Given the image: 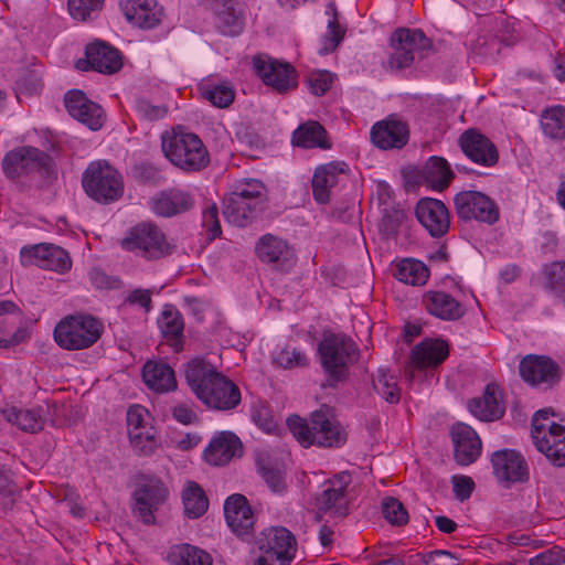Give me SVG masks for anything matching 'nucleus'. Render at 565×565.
<instances>
[{
  "label": "nucleus",
  "instance_id": "nucleus-27",
  "mask_svg": "<svg viewBox=\"0 0 565 565\" xmlns=\"http://www.w3.org/2000/svg\"><path fill=\"white\" fill-rule=\"evenodd\" d=\"M371 137L381 149L402 148L408 140V128L405 122L388 118L373 126Z\"/></svg>",
  "mask_w": 565,
  "mask_h": 565
},
{
  "label": "nucleus",
  "instance_id": "nucleus-26",
  "mask_svg": "<svg viewBox=\"0 0 565 565\" xmlns=\"http://www.w3.org/2000/svg\"><path fill=\"white\" fill-rule=\"evenodd\" d=\"M224 514L227 525L237 535L249 533L255 519L247 500L242 494H232L224 503Z\"/></svg>",
  "mask_w": 565,
  "mask_h": 565
},
{
  "label": "nucleus",
  "instance_id": "nucleus-30",
  "mask_svg": "<svg viewBox=\"0 0 565 565\" xmlns=\"http://www.w3.org/2000/svg\"><path fill=\"white\" fill-rule=\"evenodd\" d=\"M167 497V489L159 480H151L135 492V511L145 523L153 520V510L161 504Z\"/></svg>",
  "mask_w": 565,
  "mask_h": 565
},
{
  "label": "nucleus",
  "instance_id": "nucleus-10",
  "mask_svg": "<svg viewBox=\"0 0 565 565\" xmlns=\"http://www.w3.org/2000/svg\"><path fill=\"white\" fill-rule=\"evenodd\" d=\"M391 46L388 65L391 68L401 70L422 57L423 52L429 47V40L420 30L399 29L393 33Z\"/></svg>",
  "mask_w": 565,
  "mask_h": 565
},
{
  "label": "nucleus",
  "instance_id": "nucleus-18",
  "mask_svg": "<svg viewBox=\"0 0 565 565\" xmlns=\"http://www.w3.org/2000/svg\"><path fill=\"white\" fill-rule=\"evenodd\" d=\"M519 372L523 381L532 386L552 385L558 379L556 363L544 355L524 356L520 362Z\"/></svg>",
  "mask_w": 565,
  "mask_h": 565
},
{
  "label": "nucleus",
  "instance_id": "nucleus-55",
  "mask_svg": "<svg viewBox=\"0 0 565 565\" xmlns=\"http://www.w3.org/2000/svg\"><path fill=\"white\" fill-rule=\"evenodd\" d=\"M344 31L340 26L337 18L334 17L328 23V31L323 40V45L320 50L321 54H327L335 50L339 43L342 41Z\"/></svg>",
  "mask_w": 565,
  "mask_h": 565
},
{
  "label": "nucleus",
  "instance_id": "nucleus-1",
  "mask_svg": "<svg viewBox=\"0 0 565 565\" xmlns=\"http://www.w3.org/2000/svg\"><path fill=\"white\" fill-rule=\"evenodd\" d=\"M185 379L196 397L211 408L230 411L241 402L237 385L202 359L188 364Z\"/></svg>",
  "mask_w": 565,
  "mask_h": 565
},
{
  "label": "nucleus",
  "instance_id": "nucleus-41",
  "mask_svg": "<svg viewBox=\"0 0 565 565\" xmlns=\"http://www.w3.org/2000/svg\"><path fill=\"white\" fill-rule=\"evenodd\" d=\"M540 121L544 135L548 138H565V107L557 105L545 109Z\"/></svg>",
  "mask_w": 565,
  "mask_h": 565
},
{
  "label": "nucleus",
  "instance_id": "nucleus-28",
  "mask_svg": "<svg viewBox=\"0 0 565 565\" xmlns=\"http://www.w3.org/2000/svg\"><path fill=\"white\" fill-rule=\"evenodd\" d=\"M470 413L480 420L492 422L502 417L504 405L502 393L495 384H488L483 395L469 402Z\"/></svg>",
  "mask_w": 565,
  "mask_h": 565
},
{
  "label": "nucleus",
  "instance_id": "nucleus-5",
  "mask_svg": "<svg viewBox=\"0 0 565 565\" xmlns=\"http://www.w3.org/2000/svg\"><path fill=\"white\" fill-rule=\"evenodd\" d=\"M102 331V323L94 317L71 315L56 324L54 340L65 350H82L97 342Z\"/></svg>",
  "mask_w": 565,
  "mask_h": 565
},
{
  "label": "nucleus",
  "instance_id": "nucleus-16",
  "mask_svg": "<svg viewBox=\"0 0 565 565\" xmlns=\"http://www.w3.org/2000/svg\"><path fill=\"white\" fill-rule=\"evenodd\" d=\"M49 161V156L41 150L33 147H20L6 154L2 167L4 173L14 179L46 167Z\"/></svg>",
  "mask_w": 565,
  "mask_h": 565
},
{
  "label": "nucleus",
  "instance_id": "nucleus-53",
  "mask_svg": "<svg viewBox=\"0 0 565 565\" xmlns=\"http://www.w3.org/2000/svg\"><path fill=\"white\" fill-rule=\"evenodd\" d=\"M203 96L220 108L227 107L234 100V92L226 85L206 86Z\"/></svg>",
  "mask_w": 565,
  "mask_h": 565
},
{
  "label": "nucleus",
  "instance_id": "nucleus-61",
  "mask_svg": "<svg viewBox=\"0 0 565 565\" xmlns=\"http://www.w3.org/2000/svg\"><path fill=\"white\" fill-rule=\"evenodd\" d=\"M201 438L195 434H185L174 440V445L178 449L188 451L195 448Z\"/></svg>",
  "mask_w": 565,
  "mask_h": 565
},
{
  "label": "nucleus",
  "instance_id": "nucleus-46",
  "mask_svg": "<svg viewBox=\"0 0 565 565\" xmlns=\"http://www.w3.org/2000/svg\"><path fill=\"white\" fill-rule=\"evenodd\" d=\"M545 286L565 301V262H554L544 269Z\"/></svg>",
  "mask_w": 565,
  "mask_h": 565
},
{
  "label": "nucleus",
  "instance_id": "nucleus-38",
  "mask_svg": "<svg viewBox=\"0 0 565 565\" xmlns=\"http://www.w3.org/2000/svg\"><path fill=\"white\" fill-rule=\"evenodd\" d=\"M168 561L171 565H212L209 553L189 544H179L170 548Z\"/></svg>",
  "mask_w": 565,
  "mask_h": 565
},
{
  "label": "nucleus",
  "instance_id": "nucleus-23",
  "mask_svg": "<svg viewBox=\"0 0 565 565\" xmlns=\"http://www.w3.org/2000/svg\"><path fill=\"white\" fill-rule=\"evenodd\" d=\"M495 477L501 482H521L529 477L527 466L520 454L513 450H500L491 459Z\"/></svg>",
  "mask_w": 565,
  "mask_h": 565
},
{
  "label": "nucleus",
  "instance_id": "nucleus-12",
  "mask_svg": "<svg viewBox=\"0 0 565 565\" xmlns=\"http://www.w3.org/2000/svg\"><path fill=\"white\" fill-rule=\"evenodd\" d=\"M253 66L264 84L280 94L294 90L298 86L297 72L289 63L259 55L253 58Z\"/></svg>",
  "mask_w": 565,
  "mask_h": 565
},
{
  "label": "nucleus",
  "instance_id": "nucleus-36",
  "mask_svg": "<svg viewBox=\"0 0 565 565\" xmlns=\"http://www.w3.org/2000/svg\"><path fill=\"white\" fill-rule=\"evenodd\" d=\"M393 276L401 282L411 286H424L429 278L427 266L414 258L397 260L392 267Z\"/></svg>",
  "mask_w": 565,
  "mask_h": 565
},
{
  "label": "nucleus",
  "instance_id": "nucleus-8",
  "mask_svg": "<svg viewBox=\"0 0 565 565\" xmlns=\"http://www.w3.org/2000/svg\"><path fill=\"white\" fill-rule=\"evenodd\" d=\"M120 245L149 259H159L175 250V244L152 223H140L131 227Z\"/></svg>",
  "mask_w": 565,
  "mask_h": 565
},
{
  "label": "nucleus",
  "instance_id": "nucleus-14",
  "mask_svg": "<svg viewBox=\"0 0 565 565\" xmlns=\"http://www.w3.org/2000/svg\"><path fill=\"white\" fill-rule=\"evenodd\" d=\"M24 266H38L57 273H66L72 267V260L66 250L50 244H39L23 247L20 252Z\"/></svg>",
  "mask_w": 565,
  "mask_h": 565
},
{
  "label": "nucleus",
  "instance_id": "nucleus-6",
  "mask_svg": "<svg viewBox=\"0 0 565 565\" xmlns=\"http://www.w3.org/2000/svg\"><path fill=\"white\" fill-rule=\"evenodd\" d=\"M553 414L543 409L532 419V438L537 450L555 466H565V426L552 418Z\"/></svg>",
  "mask_w": 565,
  "mask_h": 565
},
{
  "label": "nucleus",
  "instance_id": "nucleus-44",
  "mask_svg": "<svg viewBox=\"0 0 565 565\" xmlns=\"http://www.w3.org/2000/svg\"><path fill=\"white\" fill-rule=\"evenodd\" d=\"M129 443L134 451L141 456H150L159 447L157 439V429L154 426H147L145 429L128 435Z\"/></svg>",
  "mask_w": 565,
  "mask_h": 565
},
{
  "label": "nucleus",
  "instance_id": "nucleus-40",
  "mask_svg": "<svg viewBox=\"0 0 565 565\" xmlns=\"http://www.w3.org/2000/svg\"><path fill=\"white\" fill-rule=\"evenodd\" d=\"M294 142L303 148H329L326 130L316 121L300 126L294 134Z\"/></svg>",
  "mask_w": 565,
  "mask_h": 565
},
{
  "label": "nucleus",
  "instance_id": "nucleus-54",
  "mask_svg": "<svg viewBox=\"0 0 565 565\" xmlns=\"http://www.w3.org/2000/svg\"><path fill=\"white\" fill-rule=\"evenodd\" d=\"M332 74L327 71H315L308 76L309 90L317 95H323L332 85Z\"/></svg>",
  "mask_w": 565,
  "mask_h": 565
},
{
  "label": "nucleus",
  "instance_id": "nucleus-24",
  "mask_svg": "<svg viewBox=\"0 0 565 565\" xmlns=\"http://www.w3.org/2000/svg\"><path fill=\"white\" fill-rule=\"evenodd\" d=\"M242 444L239 439L230 431H221L213 436L206 446L204 460L215 467L227 465L234 457L241 455Z\"/></svg>",
  "mask_w": 565,
  "mask_h": 565
},
{
  "label": "nucleus",
  "instance_id": "nucleus-29",
  "mask_svg": "<svg viewBox=\"0 0 565 565\" xmlns=\"http://www.w3.org/2000/svg\"><path fill=\"white\" fill-rule=\"evenodd\" d=\"M348 169L344 162H330L316 169L312 177V192L318 203L329 202L330 190L339 182L341 175L347 174Z\"/></svg>",
  "mask_w": 565,
  "mask_h": 565
},
{
  "label": "nucleus",
  "instance_id": "nucleus-13",
  "mask_svg": "<svg viewBox=\"0 0 565 565\" xmlns=\"http://www.w3.org/2000/svg\"><path fill=\"white\" fill-rule=\"evenodd\" d=\"M457 214L463 220H476L493 224L499 220V207L488 195L477 191H465L456 195Z\"/></svg>",
  "mask_w": 565,
  "mask_h": 565
},
{
  "label": "nucleus",
  "instance_id": "nucleus-57",
  "mask_svg": "<svg viewBox=\"0 0 565 565\" xmlns=\"http://www.w3.org/2000/svg\"><path fill=\"white\" fill-rule=\"evenodd\" d=\"M452 486L456 498L460 501H465L470 498L475 488V482L467 476H454Z\"/></svg>",
  "mask_w": 565,
  "mask_h": 565
},
{
  "label": "nucleus",
  "instance_id": "nucleus-48",
  "mask_svg": "<svg viewBox=\"0 0 565 565\" xmlns=\"http://www.w3.org/2000/svg\"><path fill=\"white\" fill-rule=\"evenodd\" d=\"M384 518L392 524L402 526L408 522V513L403 503L395 498H385L382 501Z\"/></svg>",
  "mask_w": 565,
  "mask_h": 565
},
{
  "label": "nucleus",
  "instance_id": "nucleus-34",
  "mask_svg": "<svg viewBox=\"0 0 565 565\" xmlns=\"http://www.w3.org/2000/svg\"><path fill=\"white\" fill-rule=\"evenodd\" d=\"M183 513L188 519H199L209 509V499L202 487L195 481L188 480L181 491Z\"/></svg>",
  "mask_w": 565,
  "mask_h": 565
},
{
  "label": "nucleus",
  "instance_id": "nucleus-62",
  "mask_svg": "<svg viewBox=\"0 0 565 565\" xmlns=\"http://www.w3.org/2000/svg\"><path fill=\"white\" fill-rule=\"evenodd\" d=\"M173 417L181 424H191L195 417L193 411L186 405H177L173 407Z\"/></svg>",
  "mask_w": 565,
  "mask_h": 565
},
{
  "label": "nucleus",
  "instance_id": "nucleus-49",
  "mask_svg": "<svg viewBox=\"0 0 565 565\" xmlns=\"http://www.w3.org/2000/svg\"><path fill=\"white\" fill-rule=\"evenodd\" d=\"M274 362L284 369H292L306 365L308 359L303 352L291 347H285L275 353Z\"/></svg>",
  "mask_w": 565,
  "mask_h": 565
},
{
  "label": "nucleus",
  "instance_id": "nucleus-43",
  "mask_svg": "<svg viewBox=\"0 0 565 565\" xmlns=\"http://www.w3.org/2000/svg\"><path fill=\"white\" fill-rule=\"evenodd\" d=\"M158 326L163 335L172 341V345L178 348V339L184 327L180 312L172 306H164L158 319Z\"/></svg>",
  "mask_w": 565,
  "mask_h": 565
},
{
  "label": "nucleus",
  "instance_id": "nucleus-20",
  "mask_svg": "<svg viewBox=\"0 0 565 565\" xmlns=\"http://www.w3.org/2000/svg\"><path fill=\"white\" fill-rule=\"evenodd\" d=\"M416 216L431 236H443L449 230V213L439 200L430 198L419 200L416 205Z\"/></svg>",
  "mask_w": 565,
  "mask_h": 565
},
{
  "label": "nucleus",
  "instance_id": "nucleus-4",
  "mask_svg": "<svg viewBox=\"0 0 565 565\" xmlns=\"http://www.w3.org/2000/svg\"><path fill=\"white\" fill-rule=\"evenodd\" d=\"M319 356L324 372L333 381H342L359 360L356 344L343 334H326L319 344Z\"/></svg>",
  "mask_w": 565,
  "mask_h": 565
},
{
  "label": "nucleus",
  "instance_id": "nucleus-31",
  "mask_svg": "<svg viewBox=\"0 0 565 565\" xmlns=\"http://www.w3.org/2000/svg\"><path fill=\"white\" fill-rule=\"evenodd\" d=\"M425 309L441 320H457L465 313L462 305L444 291L429 290L423 296Z\"/></svg>",
  "mask_w": 565,
  "mask_h": 565
},
{
  "label": "nucleus",
  "instance_id": "nucleus-25",
  "mask_svg": "<svg viewBox=\"0 0 565 565\" xmlns=\"http://www.w3.org/2000/svg\"><path fill=\"white\" fill-rule=\"evenodd\" d=\"M455 446V459L461 466H468L477 460L481 454V440L477 433L468 425L458 423L451 429Z\"/></svg>",
  "mask_w": 565,
  "mask_h": 565
},
{
  "label": "nucleus",
  "instance_id": "nucleus-33",
  "mask_svg": "<svg viewBox=\"0 0 565 565\" xmlns=\"http://www.w3.org/2000/svg\"><path fill=\"white\" fill-rule=\"evenodd\" d=\"M146 386L156 393H168L177 388L173 369L164 362L148 361L142 367Z\"/></svg>",
  "mask_w": 565,
  "mask_h": 565
},
{
  "label": "nucleus",
  "instance_id": "nucleus-35",
  "mask_svg": "<svg viewBox=\"0 0 565 565\" xmlns=\"http://www.w3.org/2000/svg\"><path fill=\"white\" fill-rule=\"evenodd\" d=\"M193 205L191 196L182 191L161 193L151 201V210L160 216H172Z\"/></svg>",
  "mask_w": 565,
  "mask_h": 565
},
{
  "label": "nucleus",
  "instance_id": "nucleus-37",
  "mask_svg": "<svg viewBox=\"0 0 565 565\" xmlns=\"http://www.w3.org/2000/svg\"><path fill=\"white\" fill-rule=\"evenodd\" d=\"M259 210L255 202L246 201L232 193L225 201L224 216L236 226H245Z\"/></svg>",
  "mask_w": 565,
  "mask_h": 565
},
{
  "label": "nucleus",
  "instance_id": "nucleus-9",
  "mask_svg": "<svg viewBox=\"0 0 565 565\" xmlns=\"http://www.w3.org/2000/svg\"><path fill=\"white\" fill-rule=\"evenodd\" d=\"M33 322L13 301H0V348L8 349L31 337Z\"/></svg>",
  "mask_w": 565,
  "mask_h": 565
},
{
  "label": "nucleus",
  "instance_id": "nucleus-19",
  "mask_svg": "<svg viewBox=\"0 0 565 565\" xmlns=\"http://www.w3.org/2000/svg\"><path fill=\"white\" fill-rule=\"evenodd\" d=\"M259 543L262 553L275 557L280 565H288L296 554V540L285 527H271L263 533Z\"/></svg>",
  "mask_w": 565,
  "mask_h": 565
},
{
  "label": "nucleus",
  "instance_id": "nucleus-15",
  "mask_svg": "<svg viewBox=\"0 0 565 565\" xmlns=\"http://www.w3.org/2000/svg\"><path fill=\"white\" fill-rule=\"evenodd\" d=\"M351 477L347 472L335 476L323 484V490L317 498L319 510L330 512L334 516H343L348 512L349 499L347 489Z\"/></svg>",
  "mask_w": 565,
  "mask_h": 565
},
{
  "label": "nucleus",
  "instance_id": "nucleus-45",
  "mask_svg": "<svg viewBox=\"0 0 565 565\" xmlns=\"http://www.w3.org/2000/svg\"><path fill=\"white\" fill-rule=\"evenodd\" d=\"M374 390L388 403H397L401 398V388L397 379L386 370L380 369L373 380Z\"/></svg>",
  "mask_w": 565,
  "mask_h": 565
},
{
  "label": "nucleus",
  "instance_id": "nucleus-11",
  "mask_svg": "<svg viewBox=\"0 0 565 565\" xmlns=\"http://www.w3.org/2000/svg\"><path fill=\"white\" fill-rule=\"evenodd\" d=\"M449 355V345L440 339H426L417 343L411 351L409 362L406 369V377L411 383L423 371H431L438 367Z\"/></svg>",
  "mask_w": 565,
  "mask_h": 565
},
{
  "label": "nucleus",
  "instance_id": "nucleus-3",
  "mask_svg": "<svg viewBox=\"0 0 565 565\" xmlns=\"http://www.w3.org/2000/svg\"><path fill=\"white\" fill-rule=\"evenodd\" d=\"M161 150L173 166L184 171H199L210 162L209 151L200 137L181 127L161 134Z\"/></svg>",
  "mask_w": 565,
  "mask_h": 565
},
{
  "label": "nucleus",
  "instance_id": "nucleus-58",
  "mask_svg": "<svg viewBox=\"0 0 565 565\" xmlns=\"http://www.w3.org/2000/svg\"><path fill=\"white\" fill-rule=\"evenodd\" d=\"M565 553L562 551H545L530 559V565H563Z\"/></svg>",
  "mask_w": 565,
  "mask_h": 565
},
{
  "label": "nucleus",
  "instance_id": "nucleus-22",
  "mask_svg": "<svg viewBox=\"0 0 565 565\" xmlns=\"http://www.w3.org/2000/svg\"><path fill=\"white\" fill-rule=\"evenodd\" d=\"M120 8L128 22L142 29L154 28L163 17V9L157 0H125Z\"/></svg>",
  "mask_w": 565,
  "mask_h": 565
},
{
  "label": "nucleus",
  "instance_id": "nucleus-7",
  "mask_svg": "<svg viewBox=\"0 0 565 565\" xmlns=\"http://www.w3.org/2000/svg\"><path fill=\"white\" fill-rule=\"evenodd\" d=\"M82 184L89 198L103 203L118 200L124 192L121 175L105 160L88 164L83 173Z\"/></svg>",
  "mask_w": 565,
  "mask_h": 565
},
{
  "label": "nucleus",
  "instance_id": "nucleus-47",
  "mask_svg": "<svg viewBox=\"0 0 565 565\" xmlns=\"http://www.w3.org/2000/svg\"><path fill=\"white\" fill-rule=\"evenodd\" d=\"M452 172L447 161L439 157L430 158L427 166V178L430 180L435 189L443 190L446 188L451 179Z\"/></svg>",
  "mask_w": 565,
  "mask_h": 565
},
{
  "label": "nucleus",
  "instance_id": "nucleus-2",
  "mask_svg": "<svg viewBox=\"0 0 565 565\" xmlns=\"http://www.w3.org/2000/svg\"><path fill=\"white\" fill-rule=\"evenodd\" d=\"M287 425L292 436L306 448H340L348 439L344 426L323 409L313 412L309 423L299 416H291L287 419Z\"/></svg>",
  "mask_w": 565,
  "mask_h": 565
},
{
  "label": "nucleus",
  "instance_id": "nucleus-52",
  "mask_svg": "<svg viewBox=\"0 0 565 565\" xmlns=\"http://www.w3.org/2000/svg\"><path fill=\"white\" fill-rule=\"evenodd\" d=\"M104 0H68V11L73 19L85 21L100 10Z\"/></svg>",
  "mask_w": 565,
  "mask_h": 565
},
{
  "label": "nucleus",
  "instance_id": "nucleus-17",
  "mask_svg": "<svg viewBox=\"0 0 565 565\" xmlns=\"http://www.w3.org/2000/svg\"><path fill=\"white\" fill-rule=\"evenodd\" d=\"M459 146L463 153L477 164L493 167L499 160L494 143L478 130L465 131L459 138Z\"/></svg>",
  "mask_w": 565,
  "mask_h": 565
},
{
  "label": "nucleus",
  "instance_id": "nucleus-39",
  "mask_svg": "<svg viewBox=\"0 0 565 565\" xmlns=\"http://www.w3.org/2000/svg\"><path fill=\"white\" fill-rule=\"evenodd\" d=\"M256 252L260 260L266 263L287 260L291 256L288 244L273 235L263 236L256 246Z\"/></svg>",
  "mask_w": 565,
  "mask_h": 565
},
{
  "label": "nucleus",
  "instance_id": "nucleus-59",
  "mask_svg": "<svg viewBox=\"0 0 565 565\" xmlns=\"http://www.w3.org/2000/svg\"><path fill=\"white\" fill-rule=\"evenodd\" d=\"M126 302L131 306H139L148 312L151 309V292L148 289H135L128 294Z\"/></svg>",
  "mask_w": 565,
  "mask_h": 565
},
{
  "label": "nucleus",
  "instance_id": "nucleus-64",
  "mask_svg": "<svg viewBox=\"0 0 565 565\" xmlns=\"http://www.w3.org/2000/svg\"><path fill=\"white\" fill-rule=\"evenodd\" d=\"M435 523H436L437 529L443 533L449 534V533H452L454 531H456V529H457L456 522L447 516H443V515L437 516L435 519Z\"/></svg>",
  "mask_w": 565,
  "mask_h": 565
},
{
  "label": "nucleus",
  "instance_id": "nucleus-42",
  "mask_svg": "<svg viewBox=\"0 0 565 565\" xmlns=\"http://www.w3.org/2000/svg\"><path fill=\"white\" fill-rule=\"evenodd\" d=\"M4 418L24 431L35 433L42 429L43 419L35 409L9 407L3 412Z\"/></svg>",
  "mask_w": 565,
  "mask_h": 565
},
{
  "label": "nucleus",
  "instance_id": "nucleus-63",
  "mask_svg": "<svg viewBox=\"0 0 565 565\" xmlns=\"http://www.w3.org/2000/svg\"><path fill=\"white\" fill-rule=\"evenodd\" d=\"M264 478L270 489L275 492H279L285 488L284 477L279 471L267 470L264 473Z\"/></svg>",
  "mask_w": 565,
  "mask_h": 565
},
{
  "label": "nucleus",
  "instance_id": "nucleus-21",
  "mask_svg": "<svg viewBox=\"0 0 565 565\" xmlns=\"http://www.w3.org/2000/svg\"><path fill=\"white\" fill-rule=\"evenodd\" d=\"M65 107L72 117L92 130H98L105 121L100 106L87 99L81 90H71L65 95Z\"/></svg>",
  "mask_w": 565,
  "mask_h": 565
},
{
  "label": "nucleus",
  "instance_id": "nucleus-32",
  "mask_svg": "<svg viewBox=\"0 0 565 565\" xmlns=\"http://www.w3.org/2000/svg\"><path fill=\"white\" fill-rule=\"evenodd\" d=\"M86 57L94 71L104 74L116 73L122 66L119 51L104 42L89 44L86 49Z\"/></svg>",
  "mask_w": 565,
  "mask_h": 565
},
{
  "label": "nucleus",
  "instance_id": "nucleus-60",
  "mask_svg": "<svg viewBox=\"0 0 565 565\" xmlns=\"http://www.w3.org/2000/svg\"><path fill=\"white\" fill-rule=\"evenodd\" d=\"M137 110L142 117L150 120L163 118L167 114L166 107L151 105L147 100H139Z\"/></svg>",
  "mask_w": 565,
  "mask_h": 565
},
{
  "label": "nucleus",
  "instance_id": "nucleus-56",
  "mask_svg": "<svg viewBox=\"0 0 565 565\" xmlns=\"http://www.w3.org/2000/svg\"><path fill=\"white\" fill-rule=\"evenodd\" d=\"M202 225L212 239L221 234L218 213L215 204H210L203 210Z\"/></svg>",
  "mask_w": 565,
  "mask_h": 565
},
{
  "label": "nucleus",
  "instance_id": "nucleus-51",
  "mask_svg": "<svg viewBox=\"0 0 565 565\" xmlns=\"http://www.w3.org/2000/svg\"><path fill=\"white\" fill-rule=\"evenodd\" d=\"M233 193L246 201L255 202L260 209L265 200V186L257 180H249L239 184Z\"/></svg>",
  "mask_w": 565,
  "mask_h": 565
},
{
  "label": "nucleus",
  "instance_id": "nucleus-50",
  "mask_svg": "<svg viewBox=\"0 0 565 565\" xmlns=\"http://www.w3.org/2000/svg\"><path fill=\"white\" fill-rule=\"evenodd\" d=\"M152 426V418L149 412L140 405L131 406L127 412L128 435Z\"/></svg>",
  "mask_w": 565,
  "mask_h": 565
}]
</instances>
